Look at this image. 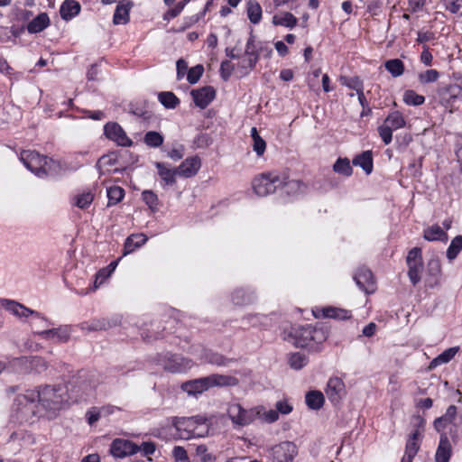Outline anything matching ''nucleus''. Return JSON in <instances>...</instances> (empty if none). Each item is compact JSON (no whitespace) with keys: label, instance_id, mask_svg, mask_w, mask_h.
Returning <instances> with one entry per match:
<instances>
[{"label":"nucleus","instance_id":"c9c22d12","mask_svg":"<svg viewBox=\"0 0 462 462\" xmlns=\"http://www.w3.org/2000/svg\"><path fill=\"white\" fill-rule=\"evenodd\" d=\"M158 99L160 103L168 109H174L180 103V99L175 96V94L170 91L160 92L158 95Z\"/></svg>","mask_w":462,"mask_h":462},{"label":"nucleus","instance_id":"338daca9","mask_svg":"<svg viewBox=\"0 0 462 462\" xmlns=\"http://www.w3.org/2000/svg\"><path fill=\"white\" fill-rule=\"evenodd\" d=\"M276 411L281 414H289L292 411V405L286 400L279 401L275 404Z\"/></svg>","mask_w":462,"mask_h":462},{"label":"nucleus","instance_id":"bb28decb","mask_svg":"<svg viewBox=\"0 0 462 462\" xmlns=\"http://www.w3.org/2000/svg\"><path fill=\"white\" fill-rule=\"evenodd\" d=\"M50 18L47 13H41L26 25L29 33H38L50 25Z\"/></svg>","mask_w":462,"mask_h":462},{"label":"nucleus","instance_id":"3c124183","mask_svg":"<svg viewBox=\"0 0 462 462\" xmlns=\"http://www.w3.org/2000/svg\"><path fill=\"white\" fill-rule=\"evenodd\" d=\"M422 266L423 264H415V263H412L411 265H408V276H409V279L411 281V282L412 283V285H416L420 282V273L422 271Z\"/></svg>","mask_w":462,"mask_h":462},{"label":"nucleus","instance_id":"5701e85b","mask_svg":"<svg viewBox=\"0 0 462 462\" xmlns=\"http://www.w3.org/2000/svg\"><path fill=\"white\" fill-rule=\"evenodd\" d=\"M132 7L133 3L131 1H127L125 4H118L113 15V23L118 25L129 23Z\"/></svg>","mask_w":462,"mask_h":462},{"label":"nucleus","instance_id":"393cba45","mask_svg":"<svg viewBox=\"0 0 462 462\" xmlns=\"http://www.w3.org/2000/svg\"><path fill=\"white\" fill-rule=\"evenodd\" d=\"M81 5L76 0H65L60 8V14L63 20L69 21L80 13Z\"/></svg>","mask_w":462,"mask_h":462},{"label":"nucleus","instance_id":"473e14b6","mask_svg":"<svg viewBox=\"0 0 462 462\" xmlns=\"http://www.w3.org/2000/svg\"><path fill=\"white\" fill-rule=\"evenodd\" d=\"M458 350V346H453L444 350L441 354L431 360L430 367L435 368L441 365L448 364L454 358Z\"/></svg>","mask_w":462,"mask_h":462},{"label":"nucleus","instance_id":"aec40b11","mask_svg":"<svg viewBox=\"0 0 462 462\" xmlns=\"http://www.w3.org/2000/svg\"><path fill=\"white\" fill-rule=\"evenodd\" d=\"M231 300L236 306H248L256 300V294L249 288H238L232 292Z\"/></svg>","mask_w":462,"mask_h":462},{"label":"nucleus","instance_id":"412c9836","mask_svg":"<svg viewBox=\"0 0 462 462\" xmlns=\"http://www.w3.org/2000/svg\"><path fill=\"white\" fill-rule=\"evenodd\" d=\"M162 362L164 369L171 373H181L188 365L185 358L177 354H166Z\"/></svg>","mask_w":462,"mask_h":462},{"label":"nucleus","instance_id":"de8ad7c7","mask_svg":"<svg viewBox=\"0 0 462 462\" xmlns=\"http://www.w3.org/2000/svg\"><path fill=\"white\" fill-rule=\"evenodd\" d=\"M283 179V183L280 189H285L286 192H302L306 186L301 180H285V178Z\"/></svg>","mask_w":462,"mask_h":462},{"label":"nucleus","instance_id":"20e7f679","mask_svg":"<svg viewBox=\"0 0 462 462\" xmlns=\"http://www.w3.org/2000/svg\"><path fill=\"white\" fill-rule=\"evenodd\" d=\"M172 425L179 431H186L188 437H203L208 432V420L204 415L173 417Z\"/></svg>","mask_w":462,"mask_h":462},{"label":"nucleus","instance_id":"79ce46f5","mask_svg":"<svg viewBox=\"0 0 462 462\" xmlns=\"http://www.w3.org/2000/svg\"><path fill=\"white\" fill-rule=\"evenodd\" d=\"M335 172L349 177L353 173L350 161L347 158H338L333 165Z\"/></svg>","mask_w":462,"mask_h":462},{"label":"nucleus","instance_id":"c03bdc74","mask_svg":"<svg viewBox=\"0 0 462 462\" xmlns=\"http://www.w3.org/2000/svg\"><path fill=\"white\" fill-rule=\"evenodd\" d=\"M142 199L152 211L155 212L158 210L159 199L158 196L152 190H143L142 192Z\"/></svg>","mask_w":462,"mask_h":462},{"label":"nucleus","instance_id":"dca6fc26","mask_svg":"<svg viewBox=\"0 0 462 462\" xmlns=\"http://www.w3.org/2000/svg\"><path fill=\"white\" fill-rule=\"evenodd\" d=\"M140 450L141 448L137 444L131 440L123 439H114L110 447L111 454L114 457L120 458L134 455Z\"/></svg>","mask_w":462,"mask_h":462},{"label":"nucleus","instance_id":"bf43d9fd","mask_svg":"<svg viewBox=\"0 0 462 462\" xmlns=\"http://www.w3.org/2000/svg\"><path fill=\"white\" fill-rule=\"evenodd\" d=\"M40 394H41V386L38 390H29L26 392L25 394L23 396H19L18 400L21 403H23V400H24L27 402L32 403L36 401L40 403Z\"/></svg>","mask_w":462,"mask_h":462},{"label":"nucleus","instance_id":"9b49d317","mask_svg":"<svg viewBox=\"0 0 462 462\" xmlns=\"http://www.w3.org/2000/svg\"><path fill=\"white\" fill-rule=\"evenodd\" d=\"M104 134L119 146L130 147L134 143L121 125L116 122H109L105 125Z\"/></svg>","mask_w":462,"mask_h":462},{"label":"nucleus","instance_id":"b1692460","mask_svg":"<svg viewBox=\"0 0 462 462\" xmlns=\"http://www.w3.org/2000/svg\"><path fill=\"white\" fill-rule=\"evenodd\" d=\"M44 339H53L56 343H65L69 339V331L67 328L46 329L39 332Z\"/></svg>","mask_w":462,"mask_h":462},{"label":"nucleus","instance_id":"37998d69","mask_svg":"<svg viewBox=\"0 0 462 462\" xmlns=\"http://www.w3.org/2000/svg\"><path fill=\"white\" fill-rule=\"evenodd\" d=\"M462 250V236H457L451 240L447 249V257L448 260H454Z\"/></svg>","mask_w":462,"mask_h":462},{"label":"nucleus","instance_id":"1a4fd4ad","mask_svg":"<svg viewBox=\"0 0 462 462\" xmlns=\"http://www.w3.org/2000/svg\"><path fill=\"white\" fill-rule=\"evenodd\" d=\"M258 414L255 409L245 410L239 403L230 404L227 409V415L232 422L242 427L253 422Z\"/></svg>","mask_w":462,"mask_h":462},{"label":"nucleus","instance_id":"13d9d810","mask_svg":"<svg viewBox=\"0 0 462 462\" xmlns=\"http://www.w3.org/2000/svg\"><path fill=\"white\" fill-rule=\"evenodd\" d=\"M188 1L189 0L180 1L173 8L169 9L163 14V19L169 21L171 19H173V18L177 17L181 13L183 8L187 5Z\"/></svg>","mask_w":462,"mask_h":462},{"label":"nucleus","instance_id":"a19ab883","mask_svg":"<svg viewBox=\"0 0 462 462\" xmlns=\"http://www.w3.org/2000/svg\"><path fill=\"white\" fill-rule=\"evenodd\" d=\"M164 141L163 135L156 131H148L143 136V143L151 148L160 147Z\"/></svg>","mask_w":462,"mask_h":462},{"label":"nucleus","instance_id":"69168bd1","mask_svg":"<svg viewBox=\"0 0 462 462\" xmlns=\"http://www.w3.org/2000/svg\"><path fill=\"white\" fill-rule=\"evenodd\" d=\"M184 146L182 144H179L178 147H174L171 150H170L167 155L168 157L176 162L182 159V157L184 156Z\"/></svg>","mask_w":462,"mask_h":462},{"label":"nucleus","instance_id":"5fc2aeb1","mask_svg":"<svg viewBox=\"0 0 462 462\" xmlns=\"http://www.w3.org/2000/svg\"><path fill=\"white\" fill-rule=\"evenodd\" d=\"M213 143V138L208 133H199L194 139V144L198 148H207Z\"/></svg>","mask_w":462,"mask_h":462},{"label":"nucleus","instance_id":"f257e3e1","mask_svg":"<svg viewBox=\"0 0 462 462\" xmlns=\"http://www.w3.org/2000/svg\"><path fill=\"white\" fill-rule=\"evenodd\" d=\"M20 160L30 171L39 178L57 175L61 170L60 162L42 155L36 151H23Z\"/></svg>","mask_w":462,"mask_h":462},{"label":"nucleus","instance_id":"4c0bfd02","mask_svg":"<svg viewBox=\"0 0 462 462\" xmlns=\"http://www.w3.org/2000/svg\"><path fill=\"white\" fill-rule=\"evenodd\" d=\"M384 68L393 78L400 77L404 72V63L400 59L386 60Z\"/></svg>","mask_w":462,"mask_h":462},{"label":"nucleus","instance_id":"e433bc0d","mask_svg":"<svg viewBox=\"0 0 462 462\" xmlns=\"http://www.w3.org/2000/svg\"><path fill=\"white\" fill-rule=\"evenodd\" d=\"M272 22L276 26L280 25L291 29L297 24V18L291 13L286 12L282 15H273Z\"/></svg>","mask_w":462,"mask_h":462},{"label":"nucleus","instance_id":"774afa93","mask_svg":"<svg viewBox=\"0 0 462 462\" xmlns=\"http://www.w3.org/2000/svg\"><path fill=\"white\" fill-rule=\"evenodd\" d=\"M446 9L452 14H457L462 8V0H446Z\"/></svg>","mask_w":462,"mask_h":462},{"label":"nucleus","instance_id":"6e6552de","mask_svg":"<svg viewBox=\"0 0 462 462\" xmlns=\"http://www.w3.org/2000/svg\"><path fill=\"white\" fill-rule=\"evenodd\" d=\"M405 125L406 121L400 111L394 110L390 112L383 124L377 128L383 143L385 145L390 144L393 141V132L403 128Z\"/></svg>","mask_w":462,"mask_h":462},{"label":"nucleus","instance_id":"7ed1b4c3","mask_svg":"<svg viewBox=\"0 0 462 462\" xmlns=\"http://www.w3.org/2000/svg\"><path fill=\"white\" fill-rule=\"evenodd\" d=\"M67 401V389L64 386H41L40 404L49 411L50 418L56 417Z\"/></svg>","mask_w":462,"mask_h":462},{"label":"nucleus","instance_id":"49530a36","mask_svg":"<svg viewBox=\"0 0 462 462\" xmlns=\"http://www.w3.org/2000/svg\"><path fill=\"white\" fill-rule=\"evenodd\" d=\"M418 79L420 84L426 85L429 83H434L439 79V72L437 69H430L418 75Z\"/></svg>","mask_w":462,"mask_h":462},{"label":"nucleus","instance_id":"864d4df0","mask_svg":"<svg viewBox=\"0 0 462 462\" xmlns=\"http://www.w3.org/2000/svg\"><path fill=\"white\" fill-rule=\"evenodd\" d=\"M234 69H235V66L230 60H222V62L220 64V69H219L221 79L224 81H227L230 79Z\"/></svg>","mask_w":462,"mask_h":462},{"label":"nucleus","instance_id":"a211bd4d","mask_svg":"<svg viewBox=\"0 0 462 462\" xmlns=\"http://www.w3.org/2000/svg\"><path fill=\"white\" fill-rule=\"evenodd\" d=\"M441 280V264L437 258H431L427 264L425 284L432 289L439 285Z\"/></svg>","mask_w":462,"mask_h":462},{"label":"nucleus","instance_id":"052dcab7","mask_svg":"<svg viewBox=\"0 0 462 462\" xmlns=\"http://www.w3.org/2000/svg\"><path fill=\"white\" fill-rule=\"evenodd\" d=\"M172 456L176 462H191L188 457L186 449L183 447H174L172 450Z\"/></svg>","mask_w":462,"mask_h":462},{"label":"nucleus","instance_id":"f8f14e48","mask_svg":"<svg viewBox=\"0 0 462 462\" xmlns=\"http://www.w3.org/2000/svg\"><path fill=\"white\" fill-rule=\"evenodd\" d=\"M353 278L356 286L365 293L372 294L375 291L376 283L371 270L365 266L359 267Z\"/></svg>","mask_w":462,"mask_h":462},{"label":"nucleus","instance_id":"a18cd8bd","mask_svg":"<svg viewBox=\"0 0 462 462\" xmlns=\"http://www.w3.org/2000/svg\"><path fill=\"white\" fill-rule=\"evenodd\" d=\"M403 102L408 106H420L425 102V97L414 90L409 89L403 94Z\"/></svg>","mask_w":462,"mask_h":462},{"label":"nucleus","instance_id":"cd10ccee","mask_svg":"<svg viewBox=\"0 0 462 462\" xmlns=\"http://www.w3.org/2000/svg\"><path fill=\"white\" fill-rule=\"evenodd\" d=\"M451 456V444L448 438L443 434L440 436L439 447L436 451V462H448Z\"/></svg>","mask_w":462,"mask_h":462},{"label":"nucleus","instance_id":"680f3d73","mask_svg":"<svg viewBox=\"0 0 462 462\" xmlns=\"http://www.w3.org/2000/svg\"><path fill=\"white\" fill-rule=\"evenodd\" d=\"M305 402L311 410H318V390H311L306 393Z\"/></svg>","mask_w":462,"mask_h":462},{"label":"nucleus","instance_id":"0e129e2a","mask_svg":"<svg viewBox=\"0 0 462 462\" xmlns=\"http://www.w3.org/2000/svg\"><path fill=\"white\" fill-rule=\"evenodd\" d=\"M253 142V150L258 156H262L266 149L265 141L261 136H257V138H254Z\"/></svg>","mask_w":462,"mask_h":462},{"label":"nucleus","instance_id":"9d476101","mask_svg":"<svg viewBox=\"0 0 462 462\" xmlns=\"http://www.w3.org/2000/svg\"><path fill=\"white\" fill-rule=\"evenodd\" d=\"M122 317L118 314L111 317L95 318L81 323V329L88 332L107 330L121 325Z\"/></svg>","mask_w":462,"mask_h":462},{"label":"nucleus","instance_id":"c85d7f7f","mask_svg":"<svg viewBox=\"0 0 462 462\" xmlns=\"http://www.w3.org/2000/svg\"><path fill=\"white\" fill-rule=\"evenodd\" d=\"M320 311L323 318L336 320L349 319L352 316L349 310L333 306L324 307Z\"/></svg>","mask_w":462,"mask_h":462},{"label":"nucleus","instance_id":"4d7b16f0","mask_svg":"<svg viewBox=\"0 0 462 462\" xmlns=\"http://www.w3.org/2000/svg\"><path fill=\"white\" fill-rule=\"evenodd\" d=\"M93 199H94L93 194L91 192H86V193L79 195L76 198L75 205L81 209H85L89 207V205L92 203Z\"/></svg>","mask_w":462,"mask_h":462},{"label":"nucleus","instance_id":"a878e982","mask_svg":"<svg viewBox=\"0 0 462 462\" xmlns=\"http://www.w3.org/2000/svg\"><path fill=\"white\" fill-rule=\"evenodd\" d=\"M355 166L360 167L367 175L373 171L374 160L372 151H365L357 154L352 161Z\"/></svg>","mask_w":462,"mask_h":462},{"label":"nucleus","instance_id":"39448f33","mask_svg":"<svg viewBox=\"0 0 462 462\" xmlns=\"http://www.w3.org/2000/svg\"><path fill=\"white\" fill-rule=\"evenodd\" d=\"M315 332V328L310 324L291 325L283 329L282 337L295 346L304 348L314 345Z\"/></svg>","mask_w":462,"mask_h":462},{"label":"nucleus","instance_id":"f704fd0d","mask_svg":"<svg viewBox=\"0 0 462 462\" xmlns=\"http://www.w3.org/2000/svg\"><path fill=\"white\" fill-rule=\"evenodd\" d=\"M125 189L120 186H111L106 189L108 199L107 207L118 204L125 197Z\"/></svg>","mask_w":462,"mask_h":462},{"label":"nucleus","instance_id":"4be33fe9","mask_svg":"<svg viewBox=\"0 0 462 462\" xmlns=\"http://www.w3.org/2000/svg\"><path fill=\"white\" fill-rule=\"evenodd\" d=\"M263 50V47L262 43H259V45L254 44L253 46H250V49H247V46H245V53L249 56V58L245 65H241V68L245 69V75L248 74L249 70L255 68Z\"/></svg>","mask_w":462,"mask_h":462},{"label":"nucleus","instance_id":"72a5a7b5","mask_svg":"<svg viewBox=\"0 0 462 462\" xmlns=\"http://www.w3.org/2000/svg\"><path fill=\"white\" fill-rule=\"evenodd\" d=\"M246 14L252 23H259L263 14L260 4L256 0H249L246 4Z\"/></svg>","mask_w":462,"mask_h":462},{"label":"nucleus","instance_id":"7c9ffc66","mask_svg":"<svg viewBox=\"0 0 462 462\" xmlns=\"http://www.w3.org/2000/svg\"><path fill=\"white\" fill-rule=\"evenodd\" d=\"M147 241V236L143 234H133L129 236L124 245V254L133 253L135 249L143 245Z\"/></svg>","mask_w":462,"mask_h":462},{"label":"nucleus","instance_id":"c756f323","mask_svg":"<svg viewBox=\"0 0 462 462\" xmlns=\"http://www.w3.org/2000/svg\"><path fill=\"white\" fill-rule=\"evenodd\" d=\"M158 170L160 178L164 181L165 185L172 186L176 183V176L178 175L177 168L168 169L163 162H157L154 163Z\"/></svg>","mask_w":462,"mask_h":462},{"label":"nucleus","instance_id":"e2e57ef3","mask_svg":"<svg viewBox=\"0 0 462 462\" xmlns=\"http://www.w3.org/2000/svg\"><path fill=\"white\" fill-rule=\"evenodd\" d=\"M207 359L210 364L217 365H225L227 360L223 355L210 352L207 355Z\"/></svg>","mask_w":462,"mask_h":462},{"label":"nucleus","instance_id":"6ab92c4d","mask_svg":"<svg viewBox=\"0 0 462 462\" xmlns=\"http://www.w3.org/2000/svg\"><path fill=\"white\" fill-rule=\"evenodd\" d=\"M201 166V161L199 156L186 158L177 168L178 176L190 178L197 174Z\"/></svg>","mask_w":462,"mask_h":462},{"label":"nucleus","instance_id":"8fccbe9b","mask_svg":"<svg viewBox=\"0 0 462 462\" xmlns=\"http://www.w3.org/2000/svg\"><path fill=\"white\" fill-rule=\"evenodd\" d=\"M204 73V67L202 64H198L191 67L188 70L187 80L189 84L194 85L199 82Z\"/></svg>","mask_w":462,"mask_h":462},{"label":"nucleus","instance_id":"f3484780","mask_svg":"<svg viewBox=\"0 0 462 462\" xmlns=\"http://www.w3.org/2000/svg\"><path fill=\"white\" fill-rule=\"evenodd\" d=\"M190 96L196 106L205 109L215 99L216 89L212 86H205L192 89Z\"/></svg>","mask_w":462,"mask_h":462},{"label":"nucleus","instance_id":"423d86ee","mask_svg":"<svg viewBox=\"0 0 462 462\" xmlns=\"http://www.w3.org/2000/svg\"><path fill=\"white\" fill-rule=\"evenodd\" d=\"M47 369L46 362L39 356H21L9 360L8 372L27 374L31 373H42Z\"/></svg>","mask_w":462,"mask_h":462},{"label":"nucleus","instance_id":"58836bf2","mask_svg":"<svg viewBox=\"0 0 462 462\" xmlns=\"http://www.w3.org/2000/svg\"><path fill=\"white\" fill-rule=\"evenodd\" d=\"M420 433L419 430H415L407 439L406 445H405V451L408 453H411L413 455H417L420 445Z\"/></svg>","mask_w":462,"mask_h":462},{"label":"nucleus","instance_id":"ddd939ff","mask_svg":"<svg viewBox=\"0 0 462 462\" xmlns=\"http://www.w3.org/2000/svg\"><path fill=\"white\" fill-rule=\"evenodd\" d=\"M273 462H291L297 455V447L293 442L283 441L271 449Z\"/></svg>","mask_w":462,"mask_h":462},{"label":"nucleus","instance_id":"603ef678","mask_svg":"<svg viewBox=\"0 0 462 462\" xmlns=\"http://www.w3.org/2000/svg\"><path fill=\"white\" fill-rule=\"evenodd\" d=\"M407 265L421 264L422 263V254L420 247H413L411 249L406 257Z\"/></svg>","mask_w":462,"mask_h":462},{"label":"nucleus","instance_id":"ea45409f","mask_svg":"<svg viewBox=\"0 0 462 462\" xmlns=\"http://www.w3.org/2000/svg\"><path fill=\"white\" fill-rule=\"evenodd\" d=\"M118 163V154L116 152H110L107 154L102 155L96 163V168L102 175V166H114Z\"/></svg>","mask_w":462,"mask_h":462},{"label":"nucleus","instance_id":"6e6d98bb","mask_svg":"<svg viewBox=\"0 0 462 462\" xmlns=\"http://www.w3.org/2000/svg\"><path fill=\"white\" fill-rule=\"evenodd\" d=\"M196 456H198L201 462H215L216 457L211 453L208 452L206 445H199L196 448Z\"/></svg>","mask_w":462,"mask_h":462},{"label":"nucleus","instance_id":"0eeeda50","mask_svg":"<svg viewBox=\"0 0 462 462\" xmlns=\"http://www.w3.org/2000/svg\"><path fill=\"white\" fill-rule=\"evenodd\" d=\"M283 183V179L275 173H263L253 180V189L256 195L264 197L274 193Z\"/></svg>","mask_w":462,"mask_h":462},{"label":"nucleus","instance_id":"2eb2a0df","mask_svg":"<svg viewBox=\"0 0 462 462\" xmlns=\"http://www.w3.org/2000/svg\"><path fill=\"white\" fill-rule=\"evenodd\" d=\"M0 303L6 310L10 311L12 314L18 318H27L32 315L38 319H42L47 321V319L42 315V313L31 310L15 300L8 299H0Z\"/></svg>","mask_w":462,"mask_h":462},{"label":"nucleus","instance_id":"4468645a","mask_svg":"<svg viewBox=\"0 0 462 462\" xmlns=\"http://www.w3.org/2000/svg\"><path fill=\"white\" fill-rule=\"evenodd\" d=\"M325 393L329 402L335 407H338L346 395V386L343 380L338 377L330 378L327 383Z\"/></svg>","mask_w":462,"mask_h":462},{"label":"nucleus","instance_id":"2f4dec72","mask_svg":"<svg viewBox=\"0 0 462 462\" xmlns=\"http://www.w3.org/2000/svg\"><path fill=\"white\" fill-rule=\"evenodd\" d=\"M423 237L427 241H443L448 240L447 233L439 226L433 225L424 229Z\"/></svg>","mask_w":462,"mask_h":462},{"label":"nucleus","instance_id":"f03ea898","mask_svg":"<svg viewBox=\"0 0 462 462\" xmlns=\"http://www.w3.org/2000/svg\"><path fill=\"white\" fill-rule=\"evenodd\" d=\"M238 380L231 375L213 374L182 383L181 389L189 395H198L214 386H234Z\"/></svg>","mask_w":462,"mask_h":462},{"label":"nucleus","instance_id":"09e8293b","mask_svg":"<svg viewBox=\"0 0 462 462\" xmlns=\"http://www.w3.org/2000/svg\"><path fill=\"white\" fill-rule=\"evenodd\" d=\"M308 363V358L304 354L294 353L289 358V365L292 369L300 370L304 367Z\"/></svg>","mask_w":462,"mask_h":462}]
</instances>
